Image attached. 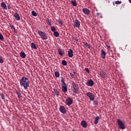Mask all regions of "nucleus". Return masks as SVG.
<instances>
[{
  "mask_svg": "<svg viewBox=\"0 0 131 131\" xmlns=\"http://www.w3.org/2000/svg\"><path fill=\"white\" fill-rule=\"evenodd\" d=\"M29 79L25 76H23L19 80L20 85L23 86L26 90H28L29 88Z\"/></svg>",
  "mask_w": 131,
  "mask_h": 131,
  "instance_id": "obj_1",
  "label": "nucleus"
},
{
  "mask_svg": "<svg viewBox=\"0 0 131 131\" xmlns=\"http://www.w3.org/2000/svg\"><path fill=\"white\" fill-rule=\"evenodd\" d=\"M117 122L119 129H125V123H124V122L118 119L117 120Z\"/></svg>",
  "mask_w": 131,
  "mask_h": 131,
  "instance_id": "obj_2",
  "label": "nucleus"
},
{
  "mask_svg": "<svg viewBox=\"0 0 131 131\" xmlns=\"http://www.w3.org/2000/svg\"><path fill=\"white\" fill-rule=\"evenodd\" d=\"M37 33L43 40L48 39V37L47 33L42 31H38Z\"/></svg>",
  "mask_w": 131,
  "mask_h": 131,
  "instance_id": "obj_3",
  "label": "nucleus"
},
{
  "mask_svg": "<svg viewBox=\"0 0 131 131\" xmlns=\"http://www.w3.org/2000/svg\"><path fill=\"white\" fill-rule=\"evenodd\" d=\"M72 86L74 90V93H75V94H78V90H79V88H78V85L75 84L74 82H73Z\"/></svg>",
  "mask_w": 131,
  "mask_h": 131,
  "instance_id": "obj_4",
  "label": "nucleus"
},
{
  "mask_svg": "<svg viewBox=\"0 0 131 131\" xmlns=\"http://www.w3.org/2000/svg\"><path fill=\"white\" fill-rule=\"evenodd\" d=\"M86 96L88 97V98H89L91 101H94V100H95V95H94V94L92 93L91 92H88L86 94Z\"/></svg>",
  "mask_w": 131,
  "mask_h": 131,
  "instance_id": "obj_5",
  "label": "nucleus"
},
{
  "mask_svg": "<svg viewBox=\"0 0 131 131\" xmlns=\"http://www.w3.org/2000/svg\"><path fill=\"white\" fill-rule=\"evenodd\" d=\"M73 103V99H72L71 98H68L66 100V104H67L68 106H70V105H72Z\"/></svg>",
  "mask_w": 131,
  "mask_h": 131,
  "instance_id": "obj_6",
  "label": "nucleus"
},
{
  "mask_svg": "<svg viewBox=\"0 0 131 131\" xmlns=\"http://www.w3.org/2000/svg\"><path fill=\"white\" fill-rule=\"evenodd\" d=\"M73 23L74 24V26H75V27H76L77 28H79L80 27V21H78V20H74Z\"/></svg>",
  "mask_w": 131,
  "mask_h": 131,
  "instance_id": "obj_7",
  "label": "nucleus"
},
{
  "mask_svg": "<svg viewBox=\"0 0 131 131\" xmlns=\"http://www.w3.org/2000/svg\"><path fill=\"white\" fill-rule=\"evenodd\" d=\"M99 75L101 76V77L103 78V79L107 78V73L103 71L100 72Z\"/></svg>",
  "mask_w": 131,
  "mask_h": 131,
  "instance_id": "obj_8",
  "label": "nucleus"
},
{
  "mask_svg": "<svg viewBox=\"0 0 131 131\" xmlns=\"http://www.w3.org/2000/svg\"><path fill=\"white\" fill-rule=\"evenodd\" d=\"M95 82H94V81L92 80V79H90L89 80H88L86 83V85L88 86H93L94 85Z\"/></svg>",
  "mask_w": 131,
  "mask_h": 131,
  "instance_id": "obj_9",
  "label": "nucleus"
},
{
  "mask_svg": "<svg viewBox=\"0 0 131 131\" xmlns=\"http://www.w3.org/2000/svg\"><path fill=\"white\" fill-rule=\"evenodd\" d=\"M60 111L61 112V113H63V114H65V113H66V108H65V106L60 105Z\"/></svg>",
  "mask_w": 131,
  "mask_h": 131,
  "instance_id": "obj_10",
  "label": "nucleus"
},
{
  "mask_svg": "<svg viewBox=\"0 0 131 131\" xmlns=\"http://www.w3.org/2000/svg\"><path fill=\"white\" fill-rule=\"evenodd\" d=\"M68 54L69 58H72L73 57V50L71 49H70L68 51Z\"/></svg>",
  "mask_w": 131,
  "mask_h": 131,
  "instance_id": "obj_11",
  "label": "nucleus"
},
{
  "mask_svg": "<svg viewBox=\"0 0 131 131\" xmlns=\"http://www.w3.org/2000/svg\"><path fill=\"white\" fill-rule=\"evenodd\" d=\"M82 12L85 15H89L91 13L90 10L88 8H83Z\"/></svg>",
  "mask_w": 131,
  "mask_h": 131,
  "instance_id": "obj_12",
  "label": "nucleus"
},
{
  "mask_svg": "<svg viewBox=\"0 0 131 131\" xmlns=\"http://www.w3.org/2000/svg\"><path fill=\"white\" fill-rule=\"evenodd\" d=\"M101 57L102 59L106 58V52L103 50H101Z\"/></svg>",
  "mask_w": 131,
  "mask_h": 131,
  "instance_id": "obj_13",
  "label": "nucleus"
},
{
  "mask_svg": "<svg viewBox=\"0 0 131 131\" xmlns=\"http://www.w3.org/2000/svg\"><path fill=\"white\" fill-rule=\"evenodd\" d=\"M81 125L82 126V127H84V128H86L88 127V124L86 123V122L85 121H82L81 122Z\"/></svg>",
  "mask_w": 131,
  "mask_h": 131,
  "instance_id": "obj_14",
  "label": "nucleus"
},
{
  "mask_svg": "<svg viewBox=\"0 0 131 131\" xmlns=\"http://www.w3.org/2000/svg\"><path fill=\"white\" fill-rule=\"evenodd\" d=\"M1 7L4 9V10H8V8H7V5H6L4 2L1 3Z\"/></svg>",
  "mask_w": 131,
  "mask_h": 131,
  "instance_id": "obj_15",
  "label": "nucleus"
},
{
  "mask_svg": "<svg viewBox=\"0 0 131 131\" xmlns=\"http://www.w3.org/2000/svg\"><path fill=\"white\" fill-rule=\"evenodd\" d=\"M14 17L15 20H16V21H19V20H20V16L18 13L14 14Z\"/></svg>",
  "mask_w": 131,
  "mask_h": 131,
  "instance_id": "obj_16",
  "label": "nucleus"
},
{
  "mask_svg": "<svg viewBox=\"0 0 131 131\" xmlns=\"http://www.w3.org/2000/svg\"><path fill=\"white\" fill-rule=\"evenodd\" d=\"M46 21L47 22L48 25L49 26H52L53 25V23H52V20H51V19L47 18L46 19Z\"/></svg>",
  "mask_w": 131,
  "mask_h": 131,
  "instance_id": "obj_17",
  "label": "nucleus"
},
{
  "mask_svg": "<svg viewBox=\"0 0 131 131\" xmlns=\"http://www.w3.org/2000/svg\"><path fill=\"white\" fill-rule=\"evenodd\" d=\"M31 47L32 49H34V50H37V47H36V45H35L33 42L31 43Z\"/></svg>",
  "mask_w": 131,
  "mask_h": 131,
  "instance_id": "obj_18",
  "label": "nucleus"
},
{
  "mask_svg": "<svg viewBox=\"0 0 131 131\" xmlns=\"http://www.w3.org/2000/svg\"><path fill=\"white\" fill-rule=\"evenodd\" d=\"M58 52L59 55H60V56H63V55H64V51H62L61 49H59L57 50Z\"/></svg>",
  "mask_w": 131,
  "mask_h": 131,
  "instance_id": "obj_19",
  "label": "nucleus"
},
{
  "mask_svg": "<svg viewBox=\"0 0 131 131\" xmlns=\"http://www.w3.org/2000/svg\"><path fill=\"white\" fill-rule=\"evenodd\" d=\"M20 56L21 57V58L24 59L26 57V54H25V52H21L20 53Z\"/></svg>",
  "mask_w": 131,
  "mask_h": 131,
  "instance_id": "obj_20",
  "label": "nucleus"
},
{
  "mask_svg": "<svg viewBox=\"0 0 131 131\" xmlns=\"http://www.w3.org/2000/svg\"><path fill=\"white\" fill-rule=\"evenodd\" d=\"M61 89H62V92H63L64 93L67 92V85L62 86Z\"/></svg>",
  "mask_w": 131,
  "mask_h": 131,
  "instance_id": "obj_21",
  "label": "nucleus"
},
{
  "mask_svg": "<svg viewBox=\"0 0 131 131\" xmlns=\"http://www.w3.org/2000/svg\"><path fill=\"white\" fill-rule=\"evenodd\" d=\"M83 45L86 47V48H88V49H91V45H89L88 42H84Z\"/></svg>",
  "mask_w": 131,
  "mask_h": 131,
  "instance_id": "obj_22",
  "label": "nucleus"
},
{
  "mask_svg": "<svg viewBox=\"0 0 131 131\" xmlns=\"http://www.w3.org/2000/svg\"><path fill=\"white\" fill-rule=\"evenodd\" d=\"M16 94L17 95V97L19 99H20V98H22V95L20 93V91H16Z\"/></svg>",
  "mask_w": 131,
  "mask_h": 131,
  "instance_id": "obj_23",
  "label": "nucleus"
},
{
  "mask_svg": "<svg viewBox=\"0 0 131 131\" xmlns=\"http://www.w3.org/2000/svg\"><path fill=\"white\" fill-rule=\"evenodd\" d=\"M99 119H100V117H96L95 118V121H94V123L95 124H98V122H99Z\"/></svg>",
  "mask_w": 131,
  "mask_h": 131,
  "instance_id": "obj_24",
  "label": "nucleus"
},
{
  "mask_svg": "<svg viewBox=\"0 0 131 131\" xmlns=\"http://www.w3.org/2000/svg\"><path fill=\"white\" fill-rule=\"evenodd\" d=\"M71 4L74 7H76V6H77V4L76 3V1H71Z\"/></svg>",
  "mask_w": 131,
  "mask_h": 131,
  "instance_id": "obj_25",
  "label": "nucleus"
},
{
  "mask_svg": "<svg viewBox=\"0 0 131 131\" xmlns=\"http://www.w3.org/2000/svg\"><path fill=\"white\" fill-rule=\"evenodd\" d=\"M31 14L34 17H36V16H37V13L35 11H32Z\"/></svg>",
  "mask_w": 131,
  "mask_h": 131,
  "instance_id": "obj_26",
  "label": "nucleus"
},
{
  "mask_svg": "<svg viewBox=\"0 0 131 131\" xmlns=\"http://www.w3.org/2000/svg\"><path fill=\"white\" fill-rule=\"evenodd\" d=\"M61 64L63 65V66H67V61L65 60H63L61 62Z\"/></svg>",
  "mask_w": 131,
  "mask_h": 131,
  "instance_id": "obj_27",
  "label": "nucleus"
},
{
  "mask_svg": "<svg viewBox=\"0 0 131 131\" xmlns=\"http://www.w3.org/2000/svg\"><path fill=\"white\" fill-rule=\"evenodd\" d=\"M55 75L56 77H59L60 76V73L58 71L55 72Z\"/></svg>",
  "mask_w": 131,
  "mask_h": 131,
  "instance_id": "obj_28",
  "label": "nucleus"
},
{
  "mask_svg": "<svg viewBox=\"0 0 131 131\" xmlns=\"http://www.w3.org/2000/svg\"><path fill=\"white\" fill-rule=\"evenodd\" d=\"M54 35L56 36V37H58L59 34V32L55 31L54 32Z\"/></svg>",
  "mask_w": 131,
  "mask_h": 131,
  "instance_id": "obj_29",
  "label": "nucleus"
},
{
  "mask_svg": "<svg viewBox=\"0 0 131 131\" xmlns=\"http://www.w3.org/2000/svg\"><path fill=\"white\" fill-rule=\"evenodd\" d=\"M51 29L53 32H55L56 30V28H55V27H54V26H51Z\"/></svg>",
  "mask_w": 131,
  "mask_h": 131,
  "instance_id": "obj_30",
  "label": "nucleus"
},
{
  "mask_svg": "<svg viewBox=\"0 0 131 131\" xmlns=\"http://www.w3.org/2000/svg\"><path fill=\"white\" fill-rule=\"evenodd\" d=\"M0 63H4V59L3 58V56L0 55Z\"/></svg>",
  "mask_w": 131,
  "mask_h": 131,
  "instance_id": "obj_31",
  "label": "nucleus"
},
{
  "mask_svg": "<svg viewBox=\"0 0 131 131\" xmlns=\"http://www.w3.org/2000/svg\"><path fill=\"white\" fill-rule=\"evenodd\" d=\"M54 94L56 96H59V91H58V90H54Z\"/></svg>",
  "mask_w": 131,
  "mask_h": 131,
  "instance_id": "obj_32",
  "label": "nucleus"
},
{
  "mask_svg": "<svg viewBox=\"0 0 131 131\" xmlns=\"http://www.w3.org/2000/svg\"><path fill=\"white\" fill-rule=\"evenodd\" d=\"M57 22L59 23V24L60 25H61V26H63V23H62V20H61L58 19Z\"/></svg>",
  "mask_w": 131,
  "mask_h": 131,
  "instance_id": "obj_33",
  "label": "nucleus"
},
{
  "mask_svg": "<svg viewBox=\"0 0 131 131\" xmlns=\"http://www.w3.org/2000/svg\"><path fill=\"white\" fill-rule=\"evenodd\" d=\"M0 40L2 41H4V36L2 34L0 33Z\"/></svg>",
  "mask_w": 131,
  "mask_h": 131,
  "instance_id": "obj_34",
  "label": "nucleus"
},
{
  "mask_svg": "<svg viewBox=\"0 0 131 131\" xmlns=\"http://www.w3.org/2000/svg\"><path fill=\"white\" fill-rule=\"evenodd\" d=\"M98 103L99 102H98V100H94L93 105H98Z\"/></svg>",
  "mask_w": 131,
  "mask_h": 131,
  "instance_id": "obj_35",
  "label": "nucleus"
},
{
  "mask_svg": "<svg viewBox=\"0 0 131 131\" xmlns=\"http://www.w3.org/2000/svg\"><path fill=\"white\" fill-rule=\"evenodd\" d=\"M70 76H71V77H72V78H74V76L75 75V73H70Z\"/></svg>",
  "mask_w": 131,
  "mask_h": 131,
  "instance_id": "obj_36",
  "label": "nucleus"
},
{
  "mask_svg": "<svg viewBox=\"0 0 131 131\" xmlns=\"http://www.w3.org/2000/svg\"><path fill=\"white\" fill-rule=\"evenodd\" d=\"M121 3H122L121 1H116L115 2V4L116 5H120V4H121Z\"/></svg>",
  "mask_w": 131,
  "mask_h": 131,
  "instance_id": "obj_37",
  "label": "nucleus"
},
{
  "mask_svg": "<svg viewBox=\"0 0 131 131\" xmlns=\"http://www.w3.org/2000/svg\"><path fill=\"white\" fill-rule=\"evenodd\" d=\"M84 70H85V71H86L88 73H90V71L89 70V68H85L84 69Z\"/></svg>",
  "mask_w": 131,
  "mask_h": 131,
  "instance_id": "obj_38",
  "label": "nucleus"
},
{
  "mask_svg": "<svg viewBox=\"0 0 131 131\" xmlns=\"http://www.w3.org/2000/svg\"><path fill=\"white\" fill-rule=\"evenodd\" d=\"M64 80H65V79H64V78L63 77H61V82H62V83H63V82H65Z\"/></svg>",
  "mask_w": 131,
  "mask_h": 131,
  "instance_id": "obj_39",
  "label": "nucleus"
},
{
  "mask_svg": "<svg viewBox=\"0 0 131 131\" xmlns=\"http://www.w3.org/2000/svg\"><path fill=\"white\" fill-rule=\"evenodd\" d=\"M1 98H2V99H3V100H4L5 95H4V94H1Z\"/></svg>",
  "mask_w": 131,
  "mask_h": 131,
  "instance_id": "obj_40",
  "label": "nucleus"
},
{
  "mask_svg": "<svg viewBox=\"0 0 131 131\" xmlns=\"http://www.w3.org/2000/svg\"><path fill=\"white\" fill-rule=\"evenodd\" d=\"M10 27H11V29H14V30H16V29L15 28V27H14V26H13V25H11L10 26Z\"/></svg>",
  "mask_w": 131,
  "mask_h": 131,
  "instance_id": "obj_41",
  "label": "nucleus"
},
{
  "mask_svg": "<svg viewBox=\"0 0 131 131\" xmlns=\"http://www.w3.org/2000/svg\"><path fill=\"white\" fill-rule=\"evenodd\" d=\"M62 84V86H66V85H66V83L65 82H63Z\"/></svg>",
  "mask_w": 131,
  "mask_h": 131,
  "instance_id": "obj_42",
  "label": "nucleus"
},
{
  "mask_svg": "<svg viewBox=\"0 0 131 131\" xmlns=\"http://www.w3.org/2000/svg\"><path fill=\"white\" fill-rule=\"evenodd\" d=\"M74 39L75 40V41H76V42H77V41H78V40L77 39V38H74Z\"/></svg>",
  "mask_w": 131,
  "mask_h": 131,
  "instance_id": "obj_43",
  "label": "nucleus"
},
{
  "mask_svg": "<svg viewBox=\"0 0 131 131\" xmlns=\"http://www.w3.org/2000/svg\"><path fill=\"white\" fill-rule=\"evenodd\" d=\"M97 16H100V13H97Z\"/></svg>",
  "mask_w": 131,
  "mask_h": 131,
  "instance_id": "obj_44",
  "label": "nucleus"
},
{
  "mask_svg": "<svg viewBox=\"0 0 131 131\" xmlns=\"http://www.w3.org/2000/svg\"><path fill=\"white\" fill-rule=\"evenodd\" d=\"M107 48H108V49H110V46H107Z\"/></svg>",
  "mask_w": 131,
  "mask_h": 131,
  "instance_id": "obj_45",
  "label": "nucleus"
},
{
  "mask_svg": "<svg viewBox=\"0 0 131 131\" xmlns=\"http://www.w3.org/2000/svg\"><path fill=\"white\" fill-rule=\"evenodd\" d=\"M129 3H130V4H131V0H129Z\"/></svg>",
  "mask_w": 131,
  "mask_h": 131,
  "instance_id": "obj_46",
  "label": "nucleus"
},
{
  "mask_svg": "<svg viewBox=\"0 0 131 131\" xmlns=\"http://www.w3.org/2000/svg\"><path fill=\"white\" fill-rule=\"evenodd\" d=\"M72 131H76L75 129H73Z\"/></svg>",
  "mask_w": 131,
  "mask_h": 131,
  "instance_id": "obj_47",
  "label": "nucleus"
},
{
  "mask_svg": "<svg viewBox=\"0 0 131 131\" xmlns=\"http://www.w3.org/2000/svg\"><path fill=\"white\" fill-rule=\"evenodd\" d=\"M8 9H9V10H10V7L8 6Z\"/></svg>",
  "mask_w": 131,
  "mask_h": 131,
  "instance_id": "obj_48",
  "label": "nucleus"
}]
</instances>
